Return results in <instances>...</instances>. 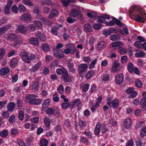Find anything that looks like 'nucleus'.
Instances as JSON below:
<instances>
[{"label": "nucleus", "instance_id": "obj_1", "mask_svg": "<svg viewBox=\"0 0 146 146\" xmlns=\"http://www.w3.org/2000/svg\"><path fill=\"white\" fill-rule=\"evenodd\" d=\"M129 11L131 15H135V19L136 21L144 22L145 15L140 7L136 6H133L130 8Z\"/></svg>", "mask_w": 146, "mask_h": 146}, {"label": "nucleus", "instance_id": "obj_2", "mask_svg": "<svg viewBox=\"0 0 146 146\" xmlns=\"http://www.w3.org/2000/svg\"><path fill=\"white\" fill-rule=\"evenodd\" d=\"M20 55L23 60L26 63H28L30 62L31 60L35 59L36 56L33 54H31L29 56L27 52H22L20 54Z\"/></svg>", "mask_w": 146, "mask_h": 146}, {"label": "nucleus", "instance_id": "obj_3", "mask_svg": "<svg viewBox=\"0 0 146 146\" xmlns=\"http://www.w3.org/2000/svg\"><path fill=\"white\" fill-rule=\"evenodd\" d=\"M7 39L11 40H15L14 45L17 46L21 44L22 42V40L19 36L12 33L9 34L7 35Z\"/></svg>", "mask_w": 146, "mask_h": 146}, {"label": "nucleus", "instance_id": "obj_4", "mask_svg": "<svg viewBox=\"0 0 146 146\" xmlns=\"http://www.w3.org/2000/svg\"><path fill=\"white\" fill-rule=\"evenodd\" d=\"M88 65L85 63L80 64L78 65L77 70L79 74L86 73L88 70Z\"/></svg>", "mask_w": 146, "mask_h": 146}, {"label": "nucleus", "instance_id": "obj_5", "mask_svg": "<svg viewBox=\"0 0 146 146\" xmlns=\"http://www.w3.org/2000/svg\"><path fill=\"white\" fill-rule=\"evenodd\" d=\"M120 67V64L117 61L114 60L113 65L110 68V70L111 72H118L121 70Z\"/></svg>", "mask_w": 146, "mask_h": 146}, {"label": "nucleus", "instance_id": "obj_6", "mask_svg": "<svg viewBox=\"0 0 146 146\" xmlns=\"http://www.w3.org/2000/svg\"><path fill=\"white\" fill-rule=\"evenodd\" d=\"M80 11L79 7H76L75 8H73L70 10L69 15L71 17H75L79 14Z\"/></svg>", "mask_w": 146, "mask_h": 146}, {"label": "nucleus", "instance_id": "obj_7", "mask_svg": "<svg viewBox=\"0 0 146 146\" xmlns=\"http://www.w3.org/2000/svg\"><path fill=\"white\" fill-rule=\"evenodd\" d=\"M124 79L123 74L120 73L117 75L115 77V82L117 84H120L123 82Z\"/></svg>", "mask_w": 146, "mask_h": 146}, {"label": "nucleus", "instance_id": "obj_8", "mask_svg": "<svg viewBox=\"0 0 146 146\" xmlns=\"http://www.w3.org/2000/svg\"><path fill=\"white\" fill-rule=\"evenodd\" d=\"M20 19L22 21H29L32 19V17L29 13H27L22 15L20 17Z\"/></svg>", "mask_w": 146, "mask_h": 146}, {"label": "nucleus", "instance_id": "obj_9", "mask_svg": "<svg viewBox=\"0 0 146 146\" xmlns=\"http://www.w3.org/2000/svg\"><path fill=\"white\" fill-rule=\"evenodd\" d=\"M67 48H70L71 54H73L78 50L73 44H68L66 45Z\"/></svg>", "mask_w": 146, "mask_h": 146}, {"label": "nucleus", "instance_id": "obj_10", "mask_svg": "<svg viewBox=\"0 0 146 146\" xmlns=\"http://www.w3.org/2000/svg\"><path fill=\"white\" fill-rule=\"evenodd\" d=\"M62 77L65 82H69L71 81V78L68 75L67 71L62 74Z\"/></svg>", "mask_w": 146, "mask_h": 146}, {"label": "nucleus", "instance_id": "obj_11", "mask_svg": "<svg viewBox=\"0 0 146 146\" xmlns=\"http://www.w3.org/2000/svg\"><path fill=\"white\" fill-rule=\"evenodd\" d=\"M29 102L31 105H38L41 104L42 101L40 99H35L30 100Z\"/></svg>", "mask_w": 146, "mask_h": 146}, {"label": "nucleus", "instance_id": "obj_12", "mask_svg": "<svg viewBox=\"0 0 146 146\" xmlns=\"http://www.w3.org/2000/svg\"><path fill=\"white\" fill-rule=\"evenodd\" d=\"M131 119L129 118H127L124 121L123 124L125 128L128 129L130 127L131 125Z\"/></svg>", "mask_w": 146, "mask_h": 146}, {"label": "nucleus", "instance_id": "obj_13", "mask_svg": "<svg viewBox=\"0 0 146 146\" xmlns=\"http://www.w3.org/2000/svg\"><path fill=\"white\" fill-rule=\"evenodd\" d=\"M61 25H57L52 27L51 29L52 33L54 35H56L58 33V30L59 28L60 27H62Z\"/></svg>", "mask_w": 146, "mask_h": 146}, {"label": "nucleus", "instance_id": "obj_14", "mask_svg": "<svg viewBox=\"0 0 146 146\" xmlns=\"http://www.w3.org/2000/svg\"><path fill=\"white\" fill-rule=\"evenodd\" d=\"M58 14V12L56 9H53L51 11L48 17L50 19H51L56 17Z\"/></svg>", "mask_w": 146, "mask_h": 146}, {"label": "nucleus", "instance_id": "obj_15", "mask_svg": "<svg viewBox=\"0 0 146 146\" xmlns=\"http://www.w3.org/2000/svg\"><path fill=\"white\" fill-rule=\"evenodd\" d=\"M106 44L104 41H101L98 43L97 48L98 50H103L106 46Z\"/></svg>", "mask_w": 146, "mask_h": 146}, {"label": "nucleus", "instance_id": "obj_16", "mask_svg": "<svg viewBox=\"0 0 146 146\" xmlns=\"http://www.w3.org/2000/svg\"><path fill=\"white\" fill-rule=\"evenodd\" d=\"M10 72V69L8 68H2L0 70V75L4 76L7 75Z\"/></svg>", "mask_w": 146, "mask_h": 146}, {"label": "nucleus", "instance_id": "obj_17", "mask_svg": "<svg viewBox=\"0 0 146 146\" xmlns=\"http://www.w3.org/2000/svg\"><path fill=\"white\" fill-rule=\"evenodd\" d=\"M36 18L37 19H40L42 23L45 24H47L49 22V21L46 18L43 17L41 15H37L36 16Z\"/></svg>", "mask_w": 146, "mask_h": 146}, {"label": "nucleus", "instance_id": "obj_18", "mask_svg": "<svg viewBox=\"0 0 146 146\" xmlns=\"http://www.w3.org/2000/svg\"><path fill=\"white\" fill-rule=\"evenodd\" d=\"M98 123V124H99L100 126V132H101L102 133H106L108 129L105 125L103 123L101 124V123Z\"/></svg>", "mask_w": 146, "mask_h": 146}, {"label": "nucleus", "instance_id": "obj_19", "mask_svg": "<svg viewBox=\"0 0 146 146\" xmlns=\"http://www.w3.org/2000/svg\"><path fill=\"white\" fill-rule=\"evenodd\" d=\"M136 51L137 52L136 53L135 55L137 57H143L145 55V53L143 51L139 50H137Z\"/></svg>", "mask_w": 146, "mask_h": 146}, {"label": "nucleus", "instance_id": "obj_20", "mask_svg": "<svg viewBox=\"0 0 146 146\" xmlns=\"http://www.w3.org/2000/svg\"><path fill=\"white\" fill-rule=\"evenodd\" d=\"M95 73V71L94 70H91L89 71L86 74L85 78L87 80L91 78Z\"/></svg>", "mask_w": 146, "mask_h": 146}, {"label": "nucleus", "instance_id": "obj_21", "mask_svg": "<svg viewBox=\"0 0 146 146\" xmlns=\"http://www.w3.org/2000/svg\"><path fill=\"white\" fill-rule=\"evenodd\" d=\"M30 43L33 45H37L38 44L39 41L38 38H32L29 40Z\"/></svg>", "mask_w": 146, "mask_h": 146}, {"label": "nucleus", "instance_id": "obj_22", "mask_svg": "<svg viewBox=\"0 0 146 146\" xmlns=\"http://www.w3.org/2000/svg\"><path fill=\"white\" fill-rule=\"evenodd\" d=\"M119 102L118 100L115 98L112 101L111 105L112 107L113 108H116L118 106Z\"/></svg>", "mask_w": 146, "mask_h": 146}, {"label": "nucleus", "instance_id": "obj_23", "mask_svg": "<svg viewBox=\"0 0 146 146\" xmlns=\"http://www.w3.org/2000/svg\"><path fill=\"white\" fill-rule=\"evenodd\" d=\"M67 70L64 67H62L61 68H58L56 70V72L58 75H61L62 74L65 73Z\"/></svg>", "mask_w": 146, "mask_h": 146}, {"label": "nucleus", "instance_id": "obj_24", "mask_svg": "<svg viewBox=\"0 0 146 146\" xmlns=\"http://www.w3.org/2000/svg\"><path fill=\"white\" fill-rule=\"evenodd\" d=\"M41 62H38L33 66L32 68V71L35 72L38 70L41 66Z\"/></svg>", "mask_w": 146, "mask_h": 146}, {"label": "nucleus", "instance_id": "obj_25", "mask_svg": "<svg viewBox=\"0 0 146 146\" xmlns=\"http://www.w3.org/2000/svg\"><path fill=\"white\" fill-rule=\"evenodd\" d=\"M54 55L57 58H62L64 57V55L62 52L58 51L55 52L54 53Z\"/></svg>", "mask_w": 146, "mask_h": 146}, {"label": "nucleus", "instance_id": "obj_26", "mask_svg": "<svg viewBox=\"0 0 146 146\" xmlns=\"http://www.w3.org/2000/svg\"><path fill=\"white\" fill-rule=\"evenodd\" d=\"M102 80L104 82H106L109 80L110 78V76L107 74H103L101 76Z\"/></svg>", "mask_w": 146, "mask_h": 146}, {"label": "nucleus", "instance_id": "obj_27", "mask_svg": "<svg viewBox=\"0 0 146 146\" xmlns=\"http://www.w3.org/2000/svg\"><path fill=\"white\" fill-rule=\"evenodd\" d=\"M134 67L133 64L131 62H129L127 63V68L129 72L132 73L133 72V69Z\"/></svg>", "mask_w": 146, "mask_h": 146}, {"label": "nucleus", "instance_id": "obj_28", "mask_svg": "<svg viewBox=\"0 0 146 146\" xmlns=\"http://www.w3.org/2000/svg\"><path fill=\"white\" fill-rule=\"evenodd\" d=\"M42 49L45 52H48L50 50V48L48 45L46 43L42 44Z\"/></svg>", "mask_w": 146, "mask_h": 146}, {"label": "nucleus", "instance_id": "obj_29", "mask_svg": "<svg viewBox=\"0 0 146 146\" xmlns=\"http://www.w3.org/2000/svg\"><path fill=\"white\" fill-rule=\"evenodd\" d=\"M15 104L13 102L10 103L7 106V109L10 111H12L15 108Z\"/></svg>", "mask_w": 146, "mask_h": 146}, {"label": "nucleus", "instance_id": "obj_30", "mask_svg": "<svg viewBox=\"0 0 146 146\" xmlns=\"http://www.w3.org/2000/svg\"><path fill=\"white\" fill-rule=\"evenodd\" d=\"M120 37L118 35L113 34L110 36V40L113 41H115L117 40H119Z\"/></svg>", "mask_w": 146, "mask_h": 146}, {"label": "nucleus", "instance_id": "obj_31", "mask_svg": "<svg viewBox=\"0 0 146 146\" xmlns=\"http://www.w3.org/2000/svg\"><path fill=\"white\" fill-rule=\"evenodd\" d=\"M17 29L21 33H26L27 31L26 28L24 26L21 25L18 26Z\"/></svg>", "mask_w": 146, "mask_h": 146}, {"label": "nucleus", "instance_id": "obj_32", "mask_svg": "<svg viewBox=\"0 0 146 146\" xmlns=\"http://www.w3.org/2000/svg\"><path fill=\"white\" fill-rule=\"evenodd\" d=\"M53 113L54 116L56 117H58L60 115V113L59 109L57 107H54L53 108Z\"/></svg>", "mask_w": 146, "mask_h": 146}, {"label": "nucleus", "instance_id": "obj_33", "mask_svg": "<svg viewBox=\"0 0 146 146\" xmlns=\"http://www.w3.org/2000/svg\"><path fill=\"white\" fill-rule=\"evenodd\" d=\"M48 141L47 139H43L40 141V146H47Z\"/></svg>", "mask_w": 146, "mask_h": 146}, {"label": "nucleus", "instance_id": "obj_34", "mask_svg": "<svg viewBox=\"0 0 146 146\" xmlns=\"http://www.w3.org/2000/svg\"><path fill=\"white\" fill-rule=\"evenodd\" d=\"M98 62V59L96 58L90 64L89 66V68L90 69L94 68Z\"/></svg>", "mask_w": 146, "mask_h": 146}, {"label": "nucleus", "instance_id": "obj_35", "mask_svg": "<svg viewBox=\"0 0 146 146\" xmlns=\"http://www.w3.org/2000/svg\"><path fill=\"white\" fill-rule=\"evenodd\" d=\"M100 126L97 123L96 126L94 130V133L96 135H98L100 134Z\"/></svg>", "mask_w": 146, "mask_h": 146}, {"label": "nucleus", "instance_id": "obj_36", "mask_svg": "<svg viewBox=\"0 0 146 146\" xmlns=\"http://www.w3.org/2000/svg\"><path fill=\"white\" fill-rule=\"evenodd\" d=\"M84 30L86 32H90L92 30L91 25L88 24H86L84 25Z\"/></svg>", "mask_w": 146, "mask_h": 146}, {"label": "nucleus", "instance_id": "obj_37", "mask_svg": "<svg viewBox=\"0 0 146 146\" xmlns=\"http://www.w3.org/2000/svg\"><path fill=\"white\" fill-rule=\"evenodd\" d=\"M50 100L49 99L46 100L43 102L42 104V107L43 108H45L49 105Z\"/></svg>", "mask_w": 146, "mask_h": 146}, {"label": "nucleus", "instance_id": "obj_38", "mask_svg": "<svg viewBox=\"0 0 146 146\" xmlns=\"http://www.w3.org/2000/svg\"><path fill=\"white\" fill-rule=\"evenodd\" d=\"M8 29V27L7 26H4L0 28V35L5 33Z\"/></svg>", "mask_w": 146, "mask_h": 146}, {"label": "nucleus", "instance_id": "obj_39", "mask_svg": "<svg viewBox=\"0 0 146 146\" xmlns=\"http://www.w3.org/2000/svg\"><path fill=\"white\" fill-rule=\"evenodd\" d=\"M18 10L20 13L24 12L26 10V8L23 5H19L18 7Z\"/></svg>", "mask_w": 146, "mask_h": 146}, {"label": "nucleus", "instance_id": "obj_40", "mask_svg": "<svg viewBox=\"0 0 146 146\" xmlns=\"http://www.w3.org/2000/svg\"><path fill=\"white\" fill-rule=\"evenodd\" d=\"M17 59L15 58H13L12 59L10 62V65L11 67H14L16 66L17 63Z\"/></svg>", "mask_w": 146, "mask_h": 146}, {"label": "nucleus", "instance_id": "obj_41", "mask_svg": "<svg viewBox=\"0 0 146 146\" xmlns=\"http://www.w3.org/2000/svg\"><path fill=\"white\" fill-rule=\"evenodd\" d=\"M8 134V131L6 129H4L0 132V135L2 137H7Z\"/></svg>", "mask_w": 146, "mask_h": 146}, {"label": "nucleus", "instance_id": "obj_42", "mask_svg": "<svg viewBox=\"0 0 146 146\" xmlns=\"http://www.w3.org/2000/svg\"><path fill=\"white\" fill-rule=\"evenodd\" d=\"M135 86L139 88H141L142 87L143 84L141 81L139 80H136L135 82Z\"/></svg>", "mask_w": 146, "mask_h": 146}, {"label": "nucleus", "instance_id": "obj_43", "mask_svg": "<svg viewBox=\"0 0 146 146\" xmlns=\"http://www.w3.org/2000/svg\"><path fill=\"white\" fill-rule=\"evenodd\" d=\"M38 85L39 84L38 82H33L31 86L33 89H34L35 90H38Z\"/></svg>", "mask_w": 146, "mask_h": 146}, {"label": "nucleus", "instance_id": "obj_44", "mask_svg": "<svg viewBox=\"0 0 146 146\" xmlns=\"http://www.w3.org/2000/svg\"><path fill=\"white\" fill-rule=\"evenodd\" d=\"M134 45L136 47L141 48L142 47V44L141 43V42L138 41H136L134 43Z\"/></svg>", "mask_w": 146, "mask_h": 146}, {"label": "nucleus", "instance_id": "obj_45", "mask_svg": "<svg viewBox=\"0 0 146 146\" xmlns=\"http://www.w3.org/2000/svg\"><path fill=\"white\" fill-rule=\"evenodd\" d=\"M11 7L6 6L5 7L4 12L5 13L6 15H8L10 13L11 11L10 8Z\"/></svg>", "mask_w": 146, "mask_h": 146}, {"label": "nucleus", "instance_id": "obj_46", "mask_svg": "<svg viewBox=\"0 0 146 146\" xmlns=\"http://www.w3.org/2000/svg\"><path fill=\"white\" fill-rule=\"evenodd\" d=\"M96 13L95 12H92L91 13H88L87 14L88 17L92 18H94L96 17Z\"/></svg>", "mask_w": 146, "mask_h": 146}, {"label": "nucleus", "instance_id": "obj_47", "mask_svg": "<svg viewBox=\"0 0 146 146\" xmlns=\"http://www.w3.org/2000/svg\"><path fill=\"white\" fill-rule=\"evenodd\" d=\"M5 53V50L4 48H2L0 49V59L3 57Z\"/></svg>", "mask_w": 146, "mask_h": 146}, {"label": "nucleus", "instance_id": "obj_48", "mask_svg": "<svg viewBox=\"0 0 146 146\" xmlns=\"http://www.w3.org/2000/svg\"><path fill=\"white\" fill-rule=\"evenodd\" d=\"M22 3L29 6H33V4L29 0H22Z\"/></svg>", "mask_w": 146, "mask_h": 146}, {"label": "nucleus", "instance_id": "obj_49", "mask_svg": "<svg viewBox=\"0 0 146 146\" xmlns=\"http://www.w3.org/2000/svg\"><path fill=\"white\" fill-rule=\"evenodd\" d=\"M36 36L38 37L41 40H44V38L42 34L40 32H37L36 34Z\"/></svg>", "mask_w": 146, "mask_h": 146}, {"label": "nucleus", "instance_id": "obj_50", "mask_svg": "<svg viewBox=\"0 0 146 146\" xmlns=\"http://www.w3.org/2000/svg\"><path fill=\"white\" fill-rule=\"evenodd\" d=\"M18 9L16 5H13L12 7V12L15 14H17L18 13Z\"/></svg>", "mask_w": 146, "mask_h": 146}, {"label": "nucleus", "instance_id": "obj_51", "mask_svg": "<svg viewBox=\"0 0 146 146\" xmlns=\"http://www.w3.org/2000/svg\"><path fill=\"white\" fill-rule=\"evenodd\" d=\"M34 24L36 26V27L38 28H41L42 26V23L41 22L39 21H35Z\"/></svg>", "mask_w": 146, "mask_h": 146}, {"label": "nucleus", "instance_id": "obj_52", "mask_svg": "<svg viewBox=\"0 0 146 146\" xmlns=\"http://www.w3.org/2000/svg\"><path fill=\"white\" fill-rule=\"evenodd\" d=\"M44 123L46 127L49 126L50 123V121L49 118L46 117L45 118L44 120Z\"/></svg>", "mask_w": 146, "mask_h": 146}, {"label": "nucleus", "instance_id": "obj_53", "mask_svg": "<svg viewBox=\"0 0 146 146\" xmlns=\"http://www.w3.org/2000/svg\"><path fill=\"white\" fill-rule=\"evenodd\" d=\"M146 134V127H143L141 129L140 136L141 137H143Z\"/></svg>", "mask_w": 146, "mask_h": 146}, {"label": "nucleus", "instance_id": "obj_54", "mask_svg": "<svg viewBox=\"0 0 146 146\" xmlns=\"http://www.w3.org/2000/svg\"><path fill=\"white\" fill-rule=\"evenodd\" d=\"M19 119L21 121H22L24 118V112L22 111H20L19 114Z\"/></svg>", "mask_w": 146, "mask_h": 146}, {"label": "nucleus", "instance_id": "obj_55", "mask_svg": "<svg viewBox=\"0 0 146 146\" xmlns=\"http://www.w3.org/2000/svg\"><path fill=\"white\" fill-rule=\"evenodd\" d=\"M70 106L69 103H63L61 104V107L63 109L68 108Z\"/></svg>", "mask_w": 146, "mask_h": 146}, {"label": "nucleus", "instance_id": "obj_56", "mask_svg": "<svg viewBox=\"0 0 146 146\" xmlns=\"http://www.w3.org/2000/svg\"><path fill=\"white\" fill-rule=\"evenodd\" d=\"M118 51L121 54H124L127 52L126 50L122 47H119V48Z\"/></svg>", "mask_w": 146, "mask_h": 146}, {"label": "nucleus", "instance_id": "obj_57", "mask_svg": "<svg viewBox=\"0 0 146 146\" xmlns=\"http://www.w3.org/2000/svg\"><path fill=\"white\" fill-rule=\"evenodd\" d=\"M66 21L68 23H71L74 22L76 20L71 17H69L66 19Z\"/></svg>", "mask_w": 146, "mask_h": 146}, {"label": "nucleus", "instance_id": "obj_58", "mask_svg": "<svg viewBox=\"0 0 146 146\" xmlns=\"http://www.w3.org/2000/svg\"><path fill=\"white\" fill-rule=\"evenodd\" d=\"M110 34L113 33H117L118 31L113 27H111L108 30Z\"/></svg>", "mask_w": 146, "mask_h": 146}, {"label": "nucleus", "instance_id": "obj_59", "mask_svg": "<svg viewBox=\"0 0 146 146\" xmlns=\"http://www.w3.org/2000/svg\"><path fill=\"white\" fill-rule=\"evenodd\" d=\"M89 84H85L83 87L82 90L84 92L87 91L89 89Z\"/></svg>", "mask_w": 146, "mask_h": 146}, {"label": "nucleus", "instance_id": "obj_60", "mask_svg": "<svg viewBox=\"0 0 146 146\" xmlns=\"http://www.w3.org/2000/svg\"><path fill=\"white\" fill-rule=\"evenodd\" d=\"M82 60L85 62L89 63L91 61V58L88 56L83 57L82 58Z\"/></svg>", "mask_w": 146, "mask_h": 146}, {"label": "nucleus", "instance_id": "obj_61", "mask_svg": "<svg viewBox=\"0 0 146 146\" xmlns=\"http://www.w3.org/2000/svg\"><path fill=\"white\" fill-rule=\"evenodd\" d=\"M58 61L57 60H54L50 64V67L53 68L55 66H58Z\"/></svg>", "mask_w": 146, "mask_h": 146}, {"label": "nucleus", "instance_id": "obj_62", "mask_svg": "<svg viewBox=\"0 0 146 146\" xmlns=\"http://www.w3.org/2000/svg\"><path fill=\"white\" fill-rule=\"evenodd\" d=\"M62 2L63 5L66 7L69 5L71 2L70 1L68 0H62Z\"/></svg>", "mask_w": 146, "mask_h": 146}, {"label": "nucleus", "instance_id": "obj_63", "mask_svg": "<svg viewBox=\"0 0 146 146\" xmlns=\"http://www.w3.org/2000/svg\"><path fill=\"white\" fill-rule=\"evenodd\" d=\"M58 90L60 94H62L64 90L63 86L62 85H60L58 88Z\"/></svg>", "mask_w": 146, "mask_h": 146}, {"label": "nucleus", "instance_id": "obj_64", "mask_svg": "<svg viewBox=\"0 0 146 146\" xmlns=\"http://www.w3.org/2000/svg\"><path fill=\"white\" fill-rule=\"evenodd\" d=\"M17 144L19 146H25V144L24 142L22 140L20 139H18L17 140Z\"/></svg>", "mask_w": 146, "mask_h": 146}]
</instances>
